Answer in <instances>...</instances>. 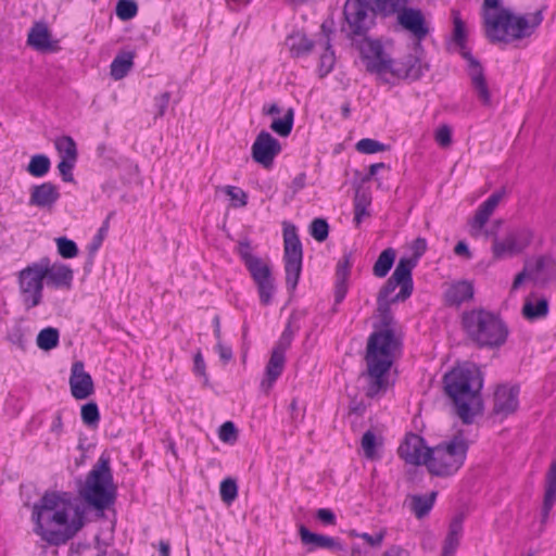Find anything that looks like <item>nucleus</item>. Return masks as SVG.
I'll return each mask as SVG.
<instances>
[{"instance_id":"1","label":"nucleus","mask_w":556,"mask_h":556,"mask_svg":"<svg viewBox=\"0 0 556 556\" xmlns=\"http://www.w3.org/2000/svg\"><path fill=\"white\" fill-rule=\"evenodd\" d=\"M408 271L402 265L384 282L377 296V311L381 329L375 330L367 340L366 370L359 378L366 380L365 394L374 399L388 389V374L393 364L401 339L394 332V318L391 304L405 302L413 293Z\"/></svg>"},{"instance_id":"2","label":"nucleus","mask_w":556,"mask_h":556,"mask_svg":"<svg viewBox=\"0 0 556 556\" xmlns=\"http://www.w3.org/2000/svg\"><path fill=\"white\" fill-rule=\"evenodd\" d=\"M31 519L35 533L54 546L65 544L86 522L85 509L73 506L66 492H46L34 505Z\"/></svg>"},{"instance_id":"3","label":"nucleus","mask_w":556,"mask_h":556,"mask_svg":"<svg viewBox=\"0 0 556 556\" xmlns=\"http://www.w3.org/2000/svg\"><path fill=\"white\" fill-rule=\"evenodd\" d=\"M413 50L414 52L393 60L379 40L364 39L359 47L366 70L387 83L417 80L422 76L427 65L420 60L421 46L415 43Z\"/></svg>"},{"instance_id":"4","label":"nucleus","mask_w":556,"mask_h":556,"mask_svg":"<svg viewBox=\"0 0 556 556\" xmlns=\"http://www.w3.org/2000/svg\"><path fill=\"white\" fill-rule=\"evenodd\" d=\"M443 384L456 415L464 424H472L473 416L480 413L483 406L480 393L483 387V375L480 368L472 363L454 367L444 375Z\"/></svg>"},{"instance_id":"5","label":"nucleus","mask_w":556,"mask_h":556,"mask_svg":"<svg viewBox=\"0 0 556 556\" xmlns=\"http://www.w3.org/2000/svg\"><path fill=\"white\" fill-rule=\"evenodd\" d=\"M498 0H483L485 33L492 41L510 42L529 37L542 23V10L525 15H516L502 9L496 13L489 10L497 9Z\"/></svg>"},{"instance_id":"6","label":"nucleus","mask_w":556,"mask_h":556,"mask_svg":"<svg viewBox=\"0 0 556 556\" xmlns=\"http://www.w3.org/2000/svg\"><path fill=\"white\" fill-rule=\"evenodd\" d=\"M116 492L110 457L102 454L80 485L79 496L89 507L103 515V511L115 503Z\"/></svg>"},{"instance_id":"7","label":"nucleus","mask_w":556,"mask_h":556,"mask_svg":"<svg viewBox=\"0 0 556 556\" xmlns=\"http://www.w3.org/2000/svg\"><path fill=\"white\" fill-rule=\"evenodd\" d=\"M462 324L468 338L479 348H500L509 333L500 316L484 308L463 313Z\"/></svg>"},{"instance_id":"8","label":"nucleus","mask_w":556,"mask_h":556,"mask_svg":"<svg viewBox=\"0 0 556 556\" xmlns=\"http://www.w3.org/2000/svg\"><path fill=\"white\" fill-rule=\"evenodd\" d=\"M468 451V442L462 435H454L450 441L427 448V468L438 477L452 476L464 465Z\"/></svg>"},{"instance_id":"9","label":"nucleus","mask_w":556,"mask_h":556,"mask_svg":"<svg viewBox=\"0 0 556 556\" xmlns=\"http://www.w3.org/2000/svg\"><path fill=\"white\" fill-rule=\"evenodd\" d=\"M453 17V35L451 43L454 46L455 50L458 51L465 60L468 61L469 65V75L475 87L476 92L479 96V100L482 102L490 101V92L485 84L484 75L481 65L479 62L473 59L470 52L467 49V33L465 28V23L460 17L458 11H452Z\"/></svg>"},{"instance_id":"10","label":"nucleus","mask_w":556,"mask_h":556,"mask_svg":"<svg viewBox=\"0 0 556 556\" xmlns=\"http://www.w3.org/2000/svg\"><path fill=\"white\" fill-rule=\"evenodd\" d=\"M370 3L371 0H348L344 5L345 24L342 26V31L352 40L359 37L358 48L364 39H368L366 33L374 24V16L377 13L374 4L370 5Z\"/></svg>"},{"instance_id":"11","label":"nucleus","mask_w":556,"mask_h":556,"mask_svg":"<svg viewBox=\"0 0 556 556\" xmlns=\"http://www.w3.org/2000/svg\"><path fill=\"white\" fill-rule=\"evenodd\" d=\"M47 271L43 270L42 258L33 263L18 273V287L26 309L38 306L42 301L43 280Z\"/></svg>"},{"instance_id":"12","label":"nucleus","mask_w":556,"mask_h":556,"mask_svg":"<svg viewBox=\"0 0 556 556\" xmlns=\"http://www.w3.org/2000/svg\"><path fill=\"white\" fill-rule=\"evenodd\" d=\"M283 242L286 285L289 290L293 291L301 276L303 258L302 243L296 233V228L293 225L285 227Z\"/></svg>"},{"instance_id":"13","label":"nucleus","mask_w":556,"mask_h":556,"mask_svg":"<svg viewBox=\"0 0 556 556\" xmlns=\"http://www.w3.org/2000/svg\"><path fill=\"white\" fill-rule=\"evenodd\" d=\"M533 235L529 228L509 229L505 237H493L492 256L498 261L520 254L532 241Z\"/></svg>"},{"instance_id":"14","label":"nucleus","mask_w":556,"mask_h":556,"mask_svg":"<svg viewBox=\"0 0 556 556\" xmlns=\"http://www.w3.org/2000/svg\"><path fill=\"white\" fill-rule=\"evenodd\" d=\"M396 23L419 45L430 33L429 23L420 9L406 5L396 14Z\"/></svg>"},{"instance_id":"15","label":"nucleus","mask_w":556,"mask_h":556,"mask_svg":"<svg viewBox=\"0 0 556 556\" xmlns=\"http://www.w3.org/2000/svg\"><path fill=\"white\" fill-rule=\"evenodd\" d=\"M249 273L260 295L261 303L268 305L275 290L274 279L271 277V269L269 265L263 262L262 258L256 257L250 263L245 264Z\"/></svg>"},{"instance_id":"16","label":"nucleus","mask_w":556,"mask_h":556,"mask_svg":"<svg viewBox=\"0 0 556 556\" xmlns=\"http://www.w3.org/2000/svg\"><path fill=\"white\" fill-rule=\"evenodd\" d=\"M280 142L265 130H262L257 135L254 143L252 144L253 160L265 168H269L273 165L274 159L280 153Z\"/></svg>"},{"instance_id":"17","label":"nucleus","mask_w":556,"mask_h":556,"mask_svg":"<svg viewBox=\"0 0 556 556\" xmlns=\"http://www.w3.org/2000/svg\"><path fill=\"white\" fill-rule=\"evenodd\" d=\"M427 448L428 447L425 445V440L422 437L415 433H409L400 444L397 454L406 464L415 466H427L429 458L427 456Z\"/></svg>"},{"instance_id":"18","label":"nucleus","mask_w":556,"mask_h":556,"mask_svg":"<svg viewBox=\"0 0 556 556\" xmlns=\"http://www.w3.org/2000/svg\"><path fill=\"white\" fill-rule=\"evenodd\" d=\"M70 377V387L73 397L76 400H85L94 392L93 380L91 376L85 371V365L81 361L73 363Z\"/></svg>"},{"instance_id":"19","label":"nucleus","mask_w":556,"mask_h":556,"mask_svg":"<svg viewBox=\"0 0 556 556\" xmlns=\"http://www.w3.org/2000/svg\"><path fill=\"white\" fill-rule=\"evenodd\" d=\"M333 21H325L320 26L317 45L324 50L319 56L318 73L323 77L330 73L336 63L334 51L331 46Z\"/></svg>"},{"instance_id":"20","label":"nucleus","mask_w":556,"mask_h":556,"mask_svg":"<svg viewBox=\"0 0 556 556\" xmlns=\"http://www.w3.org/2000/svg\"><path fill=\"white\" fill-rule=\"evenodd\" d=\"M531 262L530 279L538 286L544 287L556 279V262L551 255H541Z\"/></svg>"},{"instance_id":"21","label":"nucleus","mask_w":556,"mask_h":556,"mask_svg":"<svg viewBox=\"0 0 556 556\" xmlns=\"http://www.w3.org/2000/svg\"><path fill=\"white\" fill-rule=\"evenodd\" d=\"M519 388L498 386L494 392L493 414L508 416L517 410Z\"/></svg>"},{"instance_id":"22","label":"nucleus","mask_w":556,"mask_h":556,"mask_svg":"<svg viewBox=\"0 0 556 556\" xmlns=\"http://www.w3.org/2000/svg\"><path fill=\"white\" fill-rule=\"evenodd\" d=\"M264 115L273 117L270 129L281 137L290 135L293 127L294 112L292 108L283 110V106H264Z\"/></svg>"},{"instance_id":"23","label":"nucleus","mask_w":556,"mask_h":556,"mask_svg":"<svg viewBox=\"0 0 556 556\" xmlns=\"http://www.w3.org/2000/svg\"><path fill=\"white\" fill-rule=\"evenodd\" d=\"M60 199V192L50 181L35 185L30 189L29 205L51 210Z\"/></svg>"},{"instance_id":"24","label":"nucleus","mask_w":556,"mask_h":556,"mask_svg":"<svg viewBox=\"0 0 556 556\" xmlns=\"http://www.w3.org/2000/svg\"><path fill=\"white\" fill-rule=\"evenodd\" d=\"M42 264L43 270L47 271L46 280L48 285L54 288H71L74 273L70 266L59 263L50 265L48 257L42 258Z\"/></svg>"},{"instance_id":"25","label":"nucleus","mask_w":556,"mask_h":556,"mask_svg":"<svg viewBox=\"0 0 556 556\" xmlns=\"http://www.w3.org/2000/svg\"><path fill=\"white\" fill-rule=\"evenodd\" d=\"M299 534L304 545H313L314 548L331 551H344L341 542L334 538L311 532L305 526H300Z\"/></svg>"},{"instance_id":"26","label":"nucleus","mask_w":556,"mask_h":556,"mask_svg":"<svg viewBox=\"0 0 556 556\" xmlns=\"http://www.w3.org/2000/svg\"><path fill=\"white\" fill-rule=\"evenodd\" d=\"M473 285L468 280L452 283L445 291V303L450 306H460L473 299Z\"/></svg>"},{"instance_id":"27","label":"nucleus","mask_w":556,"mask_h":556,"mask_svg":"<svg viewBox=\"0 0 556 556\" xmlns=\"http://www.w3.org/2000/svg\"><path fill=\"white\" fill-rule=\"evenodd\" d=\"M351 256L349 254L343 255L339 261L336 269V288H334V302L339 304L345 298L348 292V279L351 273Z\"/></svg>"},{"instance_id":"28","label":"nucleus","mask_w":556,"mask_h":556,"mask_svg":"<svg viewBox=\"0 0 556 556\" xmlns=\"http://www.w3.org/2000/svg\"><path fill=\"white\" fill-rule=\"evenodd\" d=\"M286 363L285 355L280 353L271 352L269 361L265 368L264 379L261 381V389L268 393L276 380L280 377L283 371Z\"/></svg>"},{"instance_id":"29","label":"nucleus","mask_w":556,"mask_h":556,"mask_svg":"<svg viewBox=\"0 0 556 556\" xmlns=\"http://www.w3.org/2000/svg\"><path fill=\"white\" fill-rule=\"evenodd\" d=\"M463 514L456 515L448 526V532L444 540L442 556H453L459 545L463 533Z\"/></svg>"},{"instance_id":"30","label":"nucleus","mask_w":556,"mask_h":556,"mask_svg":"<svg viewBox=\"0 0 556 556\" xmlns=\"http://www.w3.org/2000/svg\"><path fill=\"white\" fill-rule=\"evenodd\" d=\"M27 42L38 51H52L54 49L48 27L43 23H36L28 34Z\"/></svg>"},{"instance_id":"31","label":"nucleus","mask_w":556,"mask_h":556,"mask_svg":"<svg viewBox=\"0 0 556 556\" xmlns=\"http://www.w3.org/2000/svg\"><path fill=\"white\" fill-rule=\"evenodd\" d=\"M285 45L293 58L306 55L314 47V42L301 31H294L289 35Z\"/></svg>"},{"instance_id":"32","label":"nucleus","mask_w":556,"mask_h":556,"mask_svg":"<svg viewBox=\"0 0 556 556\" xmlns=\"http://www.w3.org/2000/svg\"><path fill=\"white\" fill-rule=\"evenodd\" d=\"M427 250V241L425 238H417L414 240L412 244L413 256L412 257H401L396 264V267L393 273H396L400 266L402 265L408 271V278L412 287L414 288L412 271L416 267L418 260Z\"/></svg>"},{"instance_id":"33","label":"nucleus","mask_w":556,"mask_h":556,"mask_svg":"<svg viewBox=\"0 0 556 556\" xmlns=\"http://www.w3.org/2000/svg\"><path fill=\"white\" fill-rule=\"evenodd\" d=\"M134 51L119 52L111 64V76L114 79L124 78L134 65Z\"/></svg>"},{"instance_id":"34","label":"nucleus","mask_w":556,"mask_h":556,"mask_svg":"<svg viewBox=\"0 0 556 556\" xmlns=\"http://www.w3.org/2000/svg\"><path fill=\"white\" fill-rule=\"evenodd\" d=\"M438 492L432 491L427 495H413L410 497V510L416 518L421 519L432 509Z\"/></svg>"},{"instance_id":"35","label":"nucleus","mask_w":556,"mask_h":556,"mask_svg":"<svg viewBox=\"0 0 556 556\" xmlns=\"http://www.w3.org/2000/svg\"><path fill=\"white\" fill-rule=\"evenodd\" d=\"M395 250L392 248H388L383 250L380 255L378 256V260L374 264L372 273L378 278H383L388 275L390 269L392 268V265L395 261Z\"/></svg>"},{"instance_id":"36","label":"nucleus","mask_w":556,"mask_h":556,"mask_svg":"<svg viewBox=\"0 0 556 556\" xmlns=\"http://www.w3.org/2000/svg\"><path fill=\"white\" fill-rule=\"evenodd\" d=\"M413 0H371L374 10L383 16L397 14L406 5H409Z\"/></svg>"},{"instance_id":"37","label":"nucleus","mask_w":556,"mask_h":556,"mask_svg":"<svg viewBox=\"0 0 556 556\" xmlns=\"http://www.w3.org/2000/svg\"><path fill=\"white\" fill-rule=\"evenodd\" d=\"M548 313V302L546 299L539 300L535 304L526 301L522 306V315L528 320H535L545 317Z\"/></svg>"},{"instance_id":"38","label":"nucleus","mask_w":556,"mask_h":556,"mask_svg":"<svg viewBox=\"0 0 556 556\" xmlns=\"http://www.w3.org/2000/svg\"><path fill=\"white\" fill-rule=\"evenodd\" d=\"M54 146L62 160L77 161V147L72 137L62 136L56 138Z\"/></svg>"},{"instance_id":"39","label":"nucleus","mask_w":556,"mask_h":556,"mask_svg":"<svg viewBox=\"0 0 556 556\" xmlns=\"http://www.w3.org/2000/svg\"><path fill=\"white\" fill-rule=\"evenodd\" d=\"M59 337L56 328L48 327L39 331L36 342L39 349L50 351L58 346Z\"/></svg>"},{"instance_id":"40","label":"nucleus","mask_w":556,"mask_h":556,"mask_svg":"<svg viewBox=\"0 0 556 556\" xmlns=\"http://www.w3.org/2000/svg\"><path fill=\"white\" fill-rule=\"evenodd\" d=\"M50 166L51 162L47 155L36 154L31 156L27 165V172L34 177H42L49 172Z\"/></svg>"},{"instance_id":"41","label":"nucleus","mask_w":556,"mask_h":556,"mask_svg":"<svg viewBox=\"0 0 556 556\" xmlns=\"http://www.w3.org/2000/svg\"><path fill=\"white\" fill-rule=\"evenodd\" d=\"M370 204V198L365 193L356 190L354 197V223L358 226L365 216H369L367 210Z\"/></svg>"},{"instance_id":"42","label":"nucleus","mask_w":556,"mask_h":556,"mask_svg":"<svg viewBox=\"0 0 556 556\" xmlns=\"http://www.w3.org/2000/svg\"><path fill=\"white\" fill-rule=\"evenodd\" d=\"M495 207L486 200L478 207L471 220V228L473 230H481L488 223L490 216L493 214Z\"/></svg>"},{"instance_id":"43","label":"nucleus","mask_w":556,"mask_h":556,"mask_svg":"<svg viewBox=\"0 0 556 556\" xmlns=\"http://www.w3.org/2000/svg\"><path fill=\"white\" fill-rule=\"evenodd\" d=\"M83 422L91 428L98 426L100 420V413L97 403L88 402L81 406L80 410Z\"/></svg>"},{"instance_id":"44","label":"nucleus","mask_w":556,"mask_h":556,"mask_svg":"<svg viewBox=\"0 0 556 556\" xmlns=\"http://www.w3.org/2000/svg\"><path fill=\"white\" fill-rule=\"evenodd\" d=\"M55 243L58 248V253L61 257L74 258L78 255V247L73 240L66 237H59L55 238Z\"/></svg>"},{"instance_id":"45","label":"nucleus","mask_w":556,"mask_h":556,"mask_svg":"<svg viewBox=\"0 0 556 556\" xmlns=\"http://www.w3.org/2000/svg\"><path fill=\"white\" fill-rule=\"evenodd\" d=\"M309 233L317 242H324L329 236V224L325 218H315L309 225Z\"/></svg>"},{"instance_id":"46","label":"nucleus","mask_w":556,"mask_h":556,"mask_svg":"<svg viewBox=\"0 0 556 556\" xmlns=\"http://www.w3.org/2000/svg\"><path fill=\"white\" fill-rule=\"evenodd\" d=\"M220 497L224 503L231 504L238 496V485L235 479L226 478L219 488Z\"/></svg>"},{"instance_id":"47","label":"nucleus","mask_w":556,"mask_h":556,"mask_svg":"<svg viewBox=\"0 0 556 556\" xmlns=\"http://www.w3.org/2000/svg\"><path fill=\"white\" fill-rule=\"evenodd\" d=\"M115 11L119 20L129 21L136 16L138 5L134 0H118Z\"/></svg>"},{"instance_id":"48","label":"nucleus","mask_w":556,"mask_h":556,"mask_svg":"<svg viewBox=\"0 0 556 556\" xmlns=\"http://www.w3.org/2000/svg\"><path fill=\"white\" fill-rule=\"evenodd\" d=\"M293 337L294 330L292 329L291 323H288L271 352L285 355L286 351L290 348L292 343Z\"/></svg>"},{"instance_id":"49","label":"nucleus","mask_w":556,"mask_h":556,"mask_svg":"<svg viewBox=\"0 0 556 556\" xmlns=\"http://www.w3.org/2000/svg\"><path fill=\"white\" fill-rule=\"evenodd\" d=\"M361 444L366 458H377L376 435L372 431L368 430L363 434Z\"/></svg>"},{"instance_id":"50","label":"nucleus","mask_w":556,"mask_h":556,"mask_svg":"<svg viewBox=\"0 0 556 556\" xmlns=\"http://www.w3.org/2000/svg\"><path fill=\"white\" fill-rule=\"evenodd\" d=\"M356 150L361 153L372 154L376 152L384 151L386 146L377 140L364 138L356 143Z\"/></svg>"},{"instance_id":"51","label":"nucleus","mask_w":556,"mask_h":556,"mask_svg":"<svg viewBox=\"0 0 556 556\" xmlns=\"http://www.w3.org/2000/svg\"><path fill=\"white\" fill-rule=\"evenodd\" d=\"M434 140L441 148H448L452 144V129L443 124L434 132Z\"/></svg>"},{"instance_id":"52","label":"nucleus","mask_w":556,"mask_h":556,"mask_svg":"<svg viewBox=\"0 0 556 556\" xmlns=\"http://www.w3.org/2000/svg\"><path fill=\"white\" fill-rule=\"evenodd\" d=\"M223 190L232 201H238V203H233V206L243 207L247 205L248 195L242 189L233 186H226Z\"/></svg>"},{"instance_id":"53","label":"nucleus","mask_w":556,"mask_h":556,"mask_svg":"<svg viewBox=\"0 0 556 556\" xmlns=\"http://www.w3.org/2000/svg\"><path fill=\"white\" fill-rule=\"evenodd\" d=\"M219 439L223 442H235L238 437V431L232 421L224 422L218 431Z\"/></svg>"},{"instance_id":"54","label":"nucleus","mask_w":556,"mask_h":556,"mask_svg":"<svg viewBox=\"0 0 556 556\" xmlns=\"http://www.w3.org/2000/svg\"><path fill=\"white\" fill-rule=\"evenodd\" d=\"M109 228V218L103 223L98 233L93 237L91 243L88 245V251L90 256H92L101 247L103 239L108 232Z\"/></svg>"},{"instance_id":"55","label":"nucleus","mask_w":556,"mask_h":556,"mask_svg":"<svg viewBox=\"0 0 556 556\" xmlns=\"http://www.w3.org/2000/svg\"><path fill=\"white\" fill-rule=\"evenodd\" d=\"M75 163H76V161H71V160H61V162L59 163L58 168H59L62 179L64 181H66V182L74 181V176H73L72 170L75 166Z\"/></svg>"},{"instance_id":"56","label":"nucleus","mask_w":556,"mask_h":556,"mask_svg":"<svg viewBox=\"0 0 556 556\" xmlns=\"http://www.w3.org/2000/svg\"><path fill=\"white\" fill-rule=\"evenodd\" d=\"M315 516L324 525L334 526L337 522L334 513L328 508L318 509Z\"/></svg>"},{"instance_id":"57","label":"nucleus","mask_w":556,"mask_h":556,"mask_svg":"<svg viewBox=\"0 0 556 556\" xmlns=\"http://www.w3.org/2000/svg\"><path fill=\"white\" fill-rule=\"evenodd\" d=\"M250 250H251V244H250L249 240L239 242L238 253H239L240 257L242 258V261L244 262V265L257 257V256L252 255Z\"/></svg>"},{"instance_id":"58","label":"nucleus","mask_w":556,"mask_h":556,"mask_svg":"<svg viewBox=\"0 0 556 556\" xmlns=\"http://www.w3.org/2000/svg\"><path fill=\"white\" fill-rule=\"evenodd\" d=\"M530 265H531V262L526 261L523 269L516 275V277L513 281V285H511V290H510L511 292L516 291L520 287V285L525 281L526 278L530 279V273H529Z\"/></svg>"},{"instance_id":"59","label":"nucleus","mask_w":556,"mask_h":556,"mask_svg":"<svg viewBox=\"0 0 556 556\" xmlns=\"http://www.w3.org/2000/svg\"><path fill=\"white\" fill-rule=\"evenodd\" d=\"M384 534H386L384 531H380L376 535H370L368 533H362L359 535V538H362L370 546L377 547V546L381 545V543L383 541V538H384Z\"/></svg>"},{"instance_id":"60","label":"nucleus","mask_w":556,"mask_h":556,"mask_svg":"<svg viewBox=\"0 0 556 556\" xmlns=\"http://www.w3.org/2000/svg\"><path fill=\"white\" fill-rule=\"evenodd\" d=\"M306 185V174L300 173L296 175L291 181L290 189L292 190V195L302 190Z\"/></svg>"},{"instance_id":"61","label":"nucleus","mask_w":556,"mask_h":556,"mask_svg":"<svg viewBox=\"0 0 556 556\" xmlns=\"http://www.w3.org/2000/svg\"><path fill=\"white\" fill-rule=\"evenodd\" d=\"M194 372L199 376H205L206 375V371H205V363H204V359H203V356H202V353L201 351H198L194 355Z\"/></svg>"},{"instance_id":"62","label":"nucleus","mask_w":556,"mask_h":556,"mask_svg":"<svg viewBox=\"0 0 556 556\" xmlns=\"http://www.w3.org/2000/svg\"><path fill=\"white\" fill-rule=\"evenodd\" d=\"M216 350L218 352V355L220 359L225 363L229 362L232 358V350L229 346H226L222 343V341H218L216 344Z\"/></svg>"},{"instance_id":"63","label":"nucleus","mask_w":556,"mask_h":556,"mask_svg":"<svg viewBox=\"0 0 556 556\" xmlns=\"http://www.w3.org/2000/svg\"><path fill=\"white\" fill-rule=\"evenodd\" d=\"M454 253L456 255H459V256H464L465 258L469 260L471 258L472 254L467 245L466 242L464 241H459L455 248H454Z\"/></svg>"},{"instance_id":"64","label":"nucleus","mask_w":556,"mask_h":556,"mask_svg":"<svg viewBox=\"0 0 556 556\" xmlns=\"http://www.w3.org/2000/svg\"><path fill=\"white\" fill-rule=\"evenodd\" d=\"M383 556H409L408 553L400 547V546H392L387 552H384Z\"/></svg>"}]
</instances>
